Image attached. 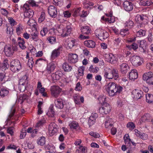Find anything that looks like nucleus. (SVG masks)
Segmentation results:
<instances>
[{
  "label": "nucleus",
  "mask_w": 153,
  "mask_h": 153,
  "mask_svg": "<svg viewBox=\"0 0 153 153\" xmlns=\"http://www.w3.org/2000/svg\"><path fill=\"white\" fill-rule=\"evenodd\" d=\"M106 91L109 95L111 96L115 95L117 93H119L122 91L123 88L117 85L113 82L109 83L106 87Z\"/></svg>",
  "instance_id": "f257e3e1"
},
{
  "label": "nucleus",
  "mask_w": 153,
  "mask_h": 153,
  "mask_svg": "<svg viewBox=\"0 0 153 153\" xmlns=\"http://www.w3.org/2000/svg\"><path fill=\"white\" fill-rule=\"evenodd\" d=\"M27 132L31 133V135L32 137H34L37 134L38 130L37 129L32 130L31 128H28L27 130Z\"/></svg>",
  "instance_id": "e433bc0d"
},
{
  "label": "nucleus",
  "mask_w": 153,
  "mask_h": 153,
  "mask_svg": "<svg viewBox=\"0 0 153 153\" xmlns=\"http://www.w3.org/2000/svg\"><path fill=\"white\" fill-rule=\"evenodd\" d=\"M14 131V128L13 127H9L7 130V133L9 134L11 136L13 135Z\"/></svg>",
  "instance_id": "4d7b16f0"
},
{
  "label": "nucleus",
  "mask_w": 153,
  "mask_h": 153,
  "mask_svg": "<svg viewBox=\"0 0 153 153\" xmlns=\"http://www.w3.org/2000/svg\"><path fill=\"white\" fill-rule=\"evenodd\" d=\"M61 47H59L58 48L55 49L52 51L51 57V60L55 59L59 55L61 51Z\"/></svg>",
  "instance_id": "a211bd4d"
},
{
  "label": "nucleus",
  "mask_w": 153,
  "mask_h": 153,
  "mask_svg": "<svg viewBox=\"0 0 153 153\" xmlns=\"http://www.w3.org/2000/svg\"><path fill=\"white\" fill-rule=\"evenodd\" d=\"M62 75V72L60 71H57L52 74L51 77L53 80L59 79Z\"/></svg>",
  "instance_id": "cd10ccee"
},
{
  "label": "nucleus",
  "mask_w": 153,
  "mask_h": 153,
  "mask_svg": "<svg viewBox=\"0 0 153 153\" xmlns=\"http://www.w3.org/2000/svg\"><path fill=\"white\" fill-rule=\"evenodd\" d=\"M42 0H39L37 2H35L34 1L32 0H29L28 1V3L32 6H38L39 2H41Z\"/></svg>",
  "instance_id": "680f3d73"
},
{
  "label": "nucleus",
  "mask_w": 153,
  "mask_h": 153,
  "mask_svg": "<svg viewBox=\"0 0 153 153\" xmlns=\"http://www.w3.org/2000/svg\"><path fill=\"white\" fill-rule=\"evenodd\" d=\"M78 56L76 54L70 53L68 56V61L69 62L74 63L78 61Z\"/></svg>",
  "instance_id": "f3484780"
},
{
  "label": "nucleus",
  "mask_w": 153,
  "mask_h": 153,
  "mask_svg": "<svg viewBox=\"0 0 153 153\" xmlns=\"http://www.w3.org/2000/svg\"><path fill=\"white\" fill-rule=\"evenodd\" d=\"M57 131V126L54 123H51L48 128V131L50 135L51 136L53 135Z\"/></svg>",
  "instance_id": "4468645a"
},
{
  "label": "nucleus",
  "mask_w": 153,
  "mask_h": 153,
  "mask_svg": "<svg viewBox=\"0 0 153 153\" xmlns=\"http://www.w3.org/2000/svg\"><path fill=\"white\" fill-rule=\"evenodd\" d=\"M108 57V61L111 63H115L117 62V58L115 55L112 53H110L107 55Z\"/></svg>",
  "instance_id": "bb28decb"
},
{
  "label": "nucleus",
  "mask_w": 153,
  "mask_h": 153,
  "mask_svg": "<svg viewBox=\"0 0 153 153\" xmlns=\"http://www.w3.org/2000/svg\"><path fill=\"white\" fill-rule=\"evenodd\" d=\"M56 68L55 64L53 62L48 63L47 64L45 70L42 72V74H49L53 72Z\"/></svg>",
  "instance_id": "9d476101"
},
{
  "label": "nucleus",
  "mask_w": 153,
  "mask_h": 153,
  "mask_svg": "<svg viewBox=\"0 0 153 153\" xmlns=\"http://www.w3.org/2000/svg\"><path fill=\"white\" fill-rule=\"evenodd\" d=\"M129 33L128 30V29H123L121 30L120 33L122 36H125L128 34Z\"/></svg>",
  "instance_id": "13d9d810"
},
{
  "label": "nucleus",
  "mask_w": 153,
  "mask_h": 153,
  "mask_svg": "<svg viewBox=\"0 0 153 153\" xmlns=\"http://www.w3.org/2000/svg\"><path fill=\"white\" fill-rule=\"evenodd\" d=\"M124 139L125 143L127 146H130L131 142V140L129 138L128 134H126L124 137Z\"/></svg>",
  "instance_id": "a19ab883"
},
{
  "label": "nucleus",
  "mask_w": 153,
  "mask_h": 153,
  "mask_svg": "<svg viewBox=\"0 0 153 153\" xmlns=\"http://www.w3.org/2000/svg\"><path fill=\"white\" fill-rule=\"evenodd\" d=\"M81 30L82 33L88 34L91 32V29L89 27L87 26H82L81 27Z\"/></svg>",
  "instance_id": "7c9ffc66"
},
{
  "label": "nucleus",
  "mask_w": 153,
  "mask_h": 153,
  "mask_svg": "<svg viewBox=\"0 0 153 153\" xmlns=\"http://www.w3.org/2000/svg\"><path fill=\"white\" fill-rule=\"evenodd\" d=\"M24 12V16L25 18H31L33 15L34 13L33 10L29 8L28 4L26 3L25 4L22 8Z\"/></svg>",
  "instance_id": "0eeeda50"
},
{
  "label": "nucleus",
  "mask_w": 153,
  "mask_h": 153,
  "mask_svg": "<svg viewBox=\"0 0 153 153\" xmlns=\"http://www.w3.org/2000/svg\"><path fill=\"white\" fill-rule=\"evenodd\" d=\"M27 78V76L25 75L19 80L18 89L20 92L24 91L26 89L28 84Z\"/></svg>",
  "instance_id": "20e7f679"
},
{
  "label": "nucleus",
  "mask_w": 153,
  "mask_h": 153,
  "mask_svg": "<svg viewBox=\"0 0 153 153\" xmlns=\"http://www.w3.org/2000/svg\"><path fill=\"white\" fill-rule=\"evenodd\" d=\"M105 22L109 23H111L114 22L115 21L114 17L112 15V14L110 15L107 19H105Z\"/></svg>",
  "instance_id": "de8ad7c7"
},
{
  "label": "nucleus",
  "mask_w": 153,
  "mask_h": 153,
  "mask_svg": "<svg viewBox=\"0 0 153 153\" xmlns=\"http://www.w3.org/2000/svg\"><path fill=\"white\" fill-rule=\"evenodd\" d=\"M50 90L52 95L55 97L58 96L61 91L59 86L55 85L51 86Z\"/></svg>",
  "instance_id": "f8f14e48"
},
{
  "label": "nucleus",
  "mask_w": 153,
  "mask_h": 153,
  "mask_svg": "<svg viewBox=\"0 0 153 153\" xmlns=\"http://www.w3.org/2000/svg\"><path fill=\"white\" fill-rule=\"evenodd\" d=\"M134 98L136 100L141 98L143 96V92L140 90L135 89L134 90L132 93Z\"/></svg>",
  "instance_id": "dca6fc26"
},
{
  "label": "nucleus",
  "mask_w": 153,
  "mask_h": 153,
  "mask_svg": "<svg viewBox=\"0 0 153 153\" xmlns=\"http://www.w3.org/2000/svg\"><path fill=\"white\" fill-rule=\"evenodd\" d=\"M113 123L114 121L111 118L109 117H107L104 123L105 128H108L112 126Z\"/></svg>",
  "instance_id": "a878e982"
},
{
  "label": "nucleus",
  "mask_w": 153,
  "mask_h": 153,
  "mask_svg": "<svg viewBox=\"0 0 153 153\" xmlns=\"http://www.w3.org/2000/svg\"><path fill=\"white\" fill-rule=\"evenodd\" d=\"M152 77H153V73L151 72L145 73L143 75V79L144 80L146 81V83H151L149 80Z\"/></svg>",
  "instance_id": "393cba45"
},
{
  "label": "nucleus",
  "mask_w": 153,
  "mask_h": 153,
  "mask_svg": "<svg viewBox=\"0 0 153 153\" xmlns=\"http://www.w3.org/2000/svg\"><path fill=\"white\" fill-rule=\"evenodd\" d=\"M72 30V27L71 25H68L65 27L62 25H58L56 31L58 33L57 34L63 37L67 36L71 33Z\"/></svg>",
  "instance_id": "f03ea898"
},
{
  "label": "nucleus",
  "mask_w": 153,
  "mask_h": 153,
  "mask_svg": "<svg viewBox=\"0 0 153 153\" xmlns=\"http://www.w3.org/2000/svg\"><path fill=\"white\" fill-rule=\"evenodd\" d=\"M129 77L130 79L134 80L138 77L137 71L135 69L132 70L129 73Z\"/></svg>",
  "instance_id": "5701e85b"
},
{
  "label": "nucleus",
  "mask_w": 153,
  "mask_h": 153,
  "mask_svg": "<svg viewBox=\"0 0 153 153\" xmlns=\"http://www.w3.org/2000/svg\"><path fill=\"white\" fill-rule=\"evenodd\" d=\"M75 40L73 39H69L67 42V48H71L75 45Z\"/></svg>",
  "instance_id": "58836bf2"
},
{
  "label": "nucleus",
  "mask_w": 153,
  "mask_h": 153,
  "mask_svg": "<svg viewBox=\"0 0 153 153\" xmlns=\"http://www.w3.org/2000/svg\"><path fill=\"white\" fill-rule=\"evenodd\" d=\"M23 31L22 25L20 24L17 25L16 27V31L17 34L19 35L22 33Z\"/></svg>",
  "instance_id": "c9c22d12"
},
{
  "label": "nucleus",
  "mask_w": 153,
  "mask_h": 153,
  "mask_svg": "<svg viewBox=\"0 0 153 153\" xmlns=\"http://www.w3.org/2000/svg\"><path fill=\"white\" fill-rule=\"evenodd\" d=\"M45 123V120L44 118H43L41 120L39 121L36 124V127H39L42 126Z\"/></svg>",
  "instance_id": "603ef678"
},
{
  "label": "nucleus",
  "mask_w": 153,
  "mask_h": 153,
  "mask_svg": "<svg viewBox=\"0 0 153 153\" xmlns=\"http://www.w3.org/2000/svg\"><path fill=\"white\" fill-rule=\"evenodd\" d=\"M74 100L76 104L80 105L81 103H83L84 102V97L80 96L78 94H75L74 96Z\"/></svg>",
  "instance_id": "aec40b11"
},
{
  "label": "nucleus",
  "mask_w": 153,
  "mask_h": 153,
  "mask_svg": "<svg viewBox=\"0 0 153 153\" xmlns=\"http://www.w3.org/2000/svg\"><path fill=\"white\" fill-rule=\"evenodd\" d=\"M79 153H85L87 152V148L83 146H81L78 149Z\"/></svg>",
  "instance_id": "864d4df0"
},
{
  "label": "nucleus",
  "mask_w": 153,
  "mask_h": 153,
  "mask_svg": "<svg viewBox=\"0 0 153 153\" xmlns=\"http://www.w3.org/2000/svg\"><path fill=\"white\" fill-rule=\"evenodd\" d=\"M17 51V48L15 46L6 45L4 47V51L5 55L8 57H10L13 54L14 52Z\"/></svg>",
  "instance_id": "423d86ee"
},
{
  "label": "nucleus",
  "mask_w": 153,
  "mask_h": 153,
  "mask_svg": "<svg viewBox=\"0 0 153 153\" xmlns=\"http://www.w3.org/2000/svg\"><path fill=\"white\" fill-rule=\"evenodd\" d=\"M146 31L142 30L138 31L136 33V35L138 37H142L145 35Z\"/></svg>",
  "instance_id": "052dcab7"
},
{
  "label": "nucleus",
  "mask_w": 153,
  "mask_h": 153,
  "mask_svg": "<svg viewBox=\"0 0 153 153\" xmlns=\"http://www.w3.org/2000/svg\"><path fill=\"white\" fill-rule=\"evenodd\" d=\"M99 70V68L97 67H94L92 65H91L89 69V70L92 72L97 73Z\"/></svg>",
  "instance_id": "3c124183"
},
{
  "label": "nucleus",
  "mask_w": 153,
  "mask_h": 153,
  "mask_svg": "<svg viewBox=\"0 0 153 153\" xmlns=\"http://www.w3.org/2000/svg\"><path fill=\"white\" fill-rule=\"evenodd\" d=\"M69 126L72 130L80 129V128L79 123L76 121L72 120L69 122Z\"/></svg>",
  "instance_id": "6ab92c4d"
},
{
  "label": "nucleus",
  "mask_w": 153,
  "mask_h": 153,
  "mask_svg": "<svg viewBox=\"0 0 153 153\" xmlns=\"http://www.w3.org/2000/svg\"><path fill=\"white\" fill-rule=\"evenodd\" d=\"M8 20L11 26H14L17 24V22L12 17H9Z\"/></svg>",
  "instance_id": "5fc2aeb1"
},
{
  "label": "nucleus",
  "mask_w": 153,
  "mask_h": 153,
  "mask_svg": "<svg viewBox=\"0 0 153 153\" xmlns=\"http://www.w3.org/2000/svg\"><path fill=\"white\" fill-rule=\"evenodd\" d=\"M103 75L105 79L114 78L116 79L118 77V74L114 69H111L106 68L103 72Z\"/></svg>",
  "instance_id": "7ed1b4c3"
},
{
  "label": "nucleus",
  "mask_w": 153,
  "mask_h": 153,
  "mask_svg": "<svg viewBox=\"0 0 153 153\" xmlns=\"http://www.w3.org/2000/svg\"><path fill=\"white\" fill-rule=\"evenodd\" d=\"M65 101L61 99H57L55 101V104L56 107L59 109L63 108Z\"/></svg>",
  "instance_id": "b1692460"
},
{
  "label": "nucleus",
  "mask_w": 153,
  "mask_h": 153,
  "mask_svg": "<svg viewBox=\"0 0 153 153\" xmlns=\"http://www.w3.org/2000/svg\"><path fill=\"white\" fill-rule=\"evenodd\" d=\"M10 68L13 72H18L21 69L20 61L17 59L12 60L10 64Z\"/></svg>",
  "instance_id": "39448f33"
},
{
  "label": "nucleus",
  "mask_w": 153,
  "mask_h": 153,
  "mask_svg": "<svg viewBox=\"0 0 153 153\" xmlns=\"http://www.w3.org/2000/svg\"><path fill=\"white\" fill-rule=\"evenodd\" d=\"M123 7L126 11H130L133 10V5L131 2L126 1L123 3Z\"/></svg>",
  "instance_id": "412c9836"
},
{
  "label": "nucleus",
  "mask_w": 153,
  "mask_h": 153,
  "mask_svg": "<svg viewBox=\"0 0 153 153\" xmlns=\"http://www.w3.org/2000/svg\"><path fill=\"white\" fill-rule=\"evenodd\" d=\"M95 34L97 37L100 40L106 39L108 35V33L106 31L100 28L96 30Z\"/></svg>",
  "instance_id": "6e6552de"
},
{
  "label": "nucleus",
  "mask_w": 153,
  "mask_h": 153,
  "mask_svg": "<svg viewBox=\"0 0 153 153\" xmlns=\"http://www.w3.org/2000/svg\"><path fill=\"white\" fill-rule=\"evenodd\" d=\"M85 70V67L83 66L79 67L78 69V74L79 76H82L84 74V72Z\"/></svg>",
  "instance_id": "09e8293b"
},
{
  "label": "nucleus",
  "mask_w": 153,
  "mask_h": 153,
  "mask_svg": "<svg viewBox=\"0 0 153 153\" xmlns=\"http://www.w3.org/2000/svg\"><path fill=\"white\" fill-rule=\"evenodd\" d=\"M102 106L99 109V112L102 114H107L111 111V107L107 103L102 105Z\"/></svg>",
  "instance_id": "9b49d317"
},
{
  "label": "nucleus",
  "mask_w": 153,
  "mask_h": 153,
  "mask_svg": "<svg viewBox=\"0 0 153 153\" xmlns=\"http://www.w3.org/2000/svg\"><path fill=\"white\" fill-rule=\"evenodd\" d=\"M45 19V13L44 12H41V14L39 16L38 21L39 23H42Z\"/></svg>",
  "instance_id": "8fccbe9b"
},
{
  "label": "nucleus",
  "mask_w": 153,
  "mask_h": 153,
  "mask_svg": "<svg viewBox=\"0 0 153 153\" xmlns=\"http://www.w3.org/2000/svg\"><path fill=\"white\" fill-rule=\"evenodd\" d=\"M120 68L123 74L126 73L129 69V67L126 63H123L120 65Z\"/></svg>",
  "instance_id": "4be33fe9"
},
{
  "label": "nucleus",
  "mask_w": 153,
  "mask_h": 153,
  "mask_svg": "<svg viewBox=\"0 0 153 153\" xmlns=\"http://www.w3.org/2000/svg\"><path fill=\"white\" fill-rule=\"evenodd\" d=\"M9 92V89L6 88H1L0 91V96L2 97L7 96Z\"/></svg>",
  "instance_id": "72a5a7b5"
},
{
  "label": "nucleus",
  "mask_w": 153,
  "mask_h": 153,
  "mask_svg": "<svg viewBox=\"0 0 153 153\" xmlns=\"http://www.w3.org/2000/svg\"><path fill=\"white\" fill-rule=\"evenodd\" d=\"M63 3V0H53V4L55 5L60 6Z\"/></svg>",
  "instance_id": "774afa93"
},
{
  "label": "nucleus",
  "mask_w": 153,
  "mask_h": 153,
  "mask_svg": "<svg viewBox=\"0 0 153 153\" xmlns=\"http://www.w3.org/2000/svg\"><path fill=\"white\" fill-rule=\"evenodd\" d=\"M63 68L65 71L68 72L71 71L72 67L67 63H64L62 66Z\"/></svg>",
  "instance_id": "79ce46f5"
},
{
  "label": "nucleus",
  "mask_w": 153,
  "mask_h": 153,
  "mask_svg": "<svg viewBox=\"0 0 153 153\" xmlns=\"http://www.w3.org/2000/svg\"><path fill=\"white\" fill-rule=\"evenodd\" d=\"M84 44L85 46L91 48H94L95 45V42L92 40L85 41L84 42Z\"/></svg>",
  "instance_id": "473e14b6"
},
{
  "label": "nucleus",
  "mask_w": 153,
  "mask_h": 153,
  "mask_svg": "<svg viewBox=\"0 0 153 153\" xmlns=\"http://www.w3.org/2000/svg\"><path fill=\"white\" fill-rule=\"evenodd\" d=\"M127 47L130 49H132L134 50H136L138 48V45L136 43H133L130 46H127Z\"/></svg>",
  "instance_id": "e2e57ef3"
},
{
  "label": "nucleus",
  "mask_w": 153,
  "mask_h": 153,
  "mask_svg": "<svg viewBox=\"0 0 153 153\" xmlns=\"http://www.w3.org/2000/svg\"><path fill=\"white\" fill-rule=\"evenodd\" d=\"M121 41V39L120 38L115 39L114 41V46L117 47H118Z\"/></svg>",
  "instance_id": "69168bd1"
},
{
  "label": "nucleus",
  "mask_w": 153,
  "mask_h": 153,
  "mask_svg": "<svg viewBox=\"0 0 153 153\" xmlns=\"http://www.w3.org/2000/svg\"><path fill=\"white\" fill-rule=\"evenodd\" d=\"M45 143V138L44 137H41L37 141L38 144L40 146L44 145Z\"/></svg>",
  "instance_id": "c03bdc74"
},
{
  "label": "nucleus",
  "mask_w": 153,
  "mask_h": 153,
  "mask_svg": "<svg viewBox=\"0 0 153 153\" xmlns=\"http://www.w3.org/2000/svg\"><path fill=\"white\" fill-rule=\"evenodd\" d=\"M107 98L105 96L101 95L99 96L98 99L99 103L102 105L107 103Z\"/></svg>",
  "instance_id": "2f4dec72"
},
{
  "label": "nucleus",
  "mask_w": 153,
  "mask_h": 153,
  "mask_svg": "<svg viewBox=\"0 0 153 153\" xmlns=\"http://www.w3.org/2000/svg\"><path fill=\"white\" fill-rule=\"evenodd\" d=\"M28 96L26 94H21L19 99V102L20 104L23 103V101L27 98Z\"/></svg>",
  "instance_id": "6e6d98bb"
},
{
  "label": "nucleus",
  "mask_w": 153,
  "mask_h": 153,
  "mask_svg": "<svg viewBox=\"0 0 153 153\" xmlns=\"http://www.w3.org/2000/svg\"><path fill=\"white\" fill-rule=\"evenodd\" d=\"M31 35L33 40L36 39L39 35V32L36 30H33L31 33Z\"/></svg>",
  "instance_id": "a18cd8bd"
},
{
  "label": "nucleus",
  "mask_w": 153,
  "mask_h": 153,
  "mask_svg": "<svg viewBox=\"0 0 153 153\" xmlns=\"http://www.w3.org/2000/svg\"><path fill=\"white\" fill-rule=\"evenodd\" d=\"M149 114H145L141 117L140 119V122H145L146 120L149 119Z\"/></svg>",
  "instance_id": "bf43d9fd"
},
{
  "label": "nucleus",
  "mask_w": 153,
  "mask_h": 153,
  "mask_svg": "<svg viewBox=\"0 0 153 153\" xmlns=\"http://www.w3.org/2000/svg\"><path fill=\"white\" fill-rule=\"evenodd\" d=\"M48 32V29L46 27L42 28L40 32V35L42 37L46 35Z\"/></svg>",
  "instance_id": "49530a36"
},
{
  "label": "nucleus",
  "mask_w": 153,
  "mask_h": 153,
  "mask_svg": "<svg viewBox=\"0 0 153 153\" xmlns=\"http://www.w3.org/2000/svg\"><path fill=\"white\" fill-rule=\"evenodd\" d=\"M8 62V61L7 59H5L4 60L2 67L4 70L7 69L9 66Z\"/></svg>",
  "instance_id": "338daca9"
},
{
  "label": "nucleus",
  "mask_w": 153,
  "mask_h": 153,
  "mask_svg": "<svg viewBox=\"0 0 153 153\" xmlns=\"http://www.w3.org/2000/svg\"><path fill=\"white\" fill-rule=\"evenodd\" d=\"M35 20L31 18L29 19L27 22V25L30 27L33 26L35 25Z\"/></svg>",
  "instance_id": "0e129e2a"
},
{
  "label": "nucleus",
  "mask_w": 153,
  "mask_h": 153,
  "mask_svg": "<svg viewBox=\"0 0 153 153\" xmlns=\"http://www.w3.org/2000/svg\"><path fill=\"white\" fill-rule=\"evenodd\" d=\"M16 105H14L12 106L10 112L8 120L6 122L7 125H10L11 123L12 122L10 120L11 119L13 118V117L12 118V117L13 116L16 112ZM11 123L12 124V123Z\"/></svg>",
  "instance_id": "ddd939ff"
},
{
  "label": "nucleus",
  "mask_w": 153,
  "mask_h": 153,
  "mask_svg": "<svg viewBox=\"0 0 153 153\" xmlns=\"http://www.w3.org/2000/svg\"><path fill=\"white\" fill-rule=\"evenodd\" d=\"M54 114L55 112L53 111V106L52 105H51L49 108L47 114L49 117H53L54 116Z\"/></svg>",
  "instance_id": "37998d69"
},
{
  "label": "nucleus",
  "mask_w": 153,
  "mask_h": 153,
  "mask_svg": "<svg viewBox=\"0 0 153 153\" xmlns=\"http://www.w3.org/2000/svg\"><path fill=\"white\" fill-rule=\"evenodd\" d=\"M18 40V44L19 47L22 50L25 49L26 47L25 45V42L24 39L21 37H19Z\"/></svg>",
  "instance_id": "c756f323"
},
{
  "label": "nucleus",
  "mask_w": 153,
  "mask_h": 153,
  "mask_svg": "<svg viewBox=\"0 0 153 153\" xmlns=\"http://www.w3.org/2000/svg\"><path fill=\"white\" fill-rule=\"evenodd\" d=\"M141 23H143V25H142V27H144V25L147 24L148 21V18L146 15H141Z\"/></svg>",
  "instance_id": "4c0bfd02"
},
{
  "label": "nucleus",
  "mask_w": 153,
  "mask_h": 153,
  "mask_svg": "<svg viewBox=\"0 0 153 153\" xmlns=\"http://www.w3.org/2000/svg\"><path fill=\"white\" fill-rule=\"evenodd\" d=\"M83 4L84 7L87 9H91L93 7V3L87 0H85L83 3Z\"/></svg>",
  "instance_id": "f704fd0d"
},
{
  "label": "nucleus",
  "mask_w": 153,
  "mask_h": 153,
  "mask_svg": "<svg viewBox=\"0 0 153 153\" xmlns=\"http://www.w3.org/2000/svg\"><path fill=\"white\" fill-rule=\"evenodd\" d=\"M139 47L140 48V50L142 52L146 53L147 50L145 48V46L146 45V42L145 41L143 40L140 41Z\"/></svg>",
  "instance_id": "c85d7f7f"
},
{
  "label": "nucleus",
  "mask_w": 153,
  "mask_h": 153,
  "mask_svg": "<svg viewBox=\"0 0 153 153\" xmlns=\"http://www.w3.org/2000/svg\"><path fill=\"white\" fill-rule=\"evenodd\" d=\"M130 61L132 64L136 66L141 65L143 62V59L137 56H132L130 59Z\"/></svg>",
  "instance_id": "1a4fd4ad"
},
{
  "label": "nucleus",
  "mask_w": 153,
  "mask_h": 153,
  "mask_svg": "<svg viewBox=\"0 0 153 153\" xmlns=\"http://www.w3.org/2000/svg\"><path fill=\"white\" fill-rule=\"evenodd\" d=\"M48 12L50 15L53 18H55L56 16L57 13V10L56 8L54 6L51 5L48 7Z\"/></svg>",
  "instance_id": "2eb2a0df"
},
{
  "label": "nucleus",
  "mask_w": 153,
  "mask_h": 153,
  "mask_svg": "<svg viewBox=\"0 0 153 153\" xmlns=\"http://www.w3.org/2000/svg\"><path fill=\"white\" fill-rule=\"evenodd\" d=\"M146 101L149 103H151L153 102V95L149 94H146Z\"/></svg>",
  "instance_id": "ea45409f"
}]
</instances>
